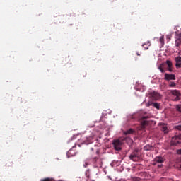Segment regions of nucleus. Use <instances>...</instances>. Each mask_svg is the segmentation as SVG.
Segmentation results:
<instances>
[{
  "mask_svg": "<svg viewBox=\"0 0 181 181\" xmlns=\"http://www.w3.org/2000/svg\"><path fill=\"white\" fill-rule=\"evenodd\" d=\"M161 131L164 132V134H168L169 132V129H168V124L165 123H159Z\"/></svg>",
  "mask_w": 181,
  "mask_h": 181,
  "instance_id": "6e6552de",
  "label": "nucleus"
},
{
  "mask_svg": "<svg viewBox=\"0 0 181 181\" xmlns=\"http://www.w3.org/2000/svg\"><path fill=\"white\" fill-rule=\"evenodd\" d=\"M160 43H163V37H161L160 38Z\"/></svg>",
  "mask_w": 181,
  "mask_h": 181,
  "instance_id": "a878e982",
  "label": "nucleus"
},
{
  "mask_svg": "<svg viewBox=\"0 0 181 181\" xmlns=\"http://www.w3.org/2000/svg\"><path fill=\"white\" fill-rule=\"evenodd\" d=\"M176 64L175 66L177 69H181V57H177L175 59Z\"/></svg>",
  "mask_w": 181,
  "mask_h": 181,
  "instance_id": "9d476101",
  "label": "nucleus"
},
{
  "mask_svg": "<svg viewBox=\"0 0 181 181\" xmlns=\"http://www.w3.org/2000/svg\"><path fill=\"white\" fill-rule=\"evenodd\" d=\"M165 158L162 157V156H156L154 160H153V165L155 166V165H156L157 163H163V162H165Z\"/></svg>",
  "mask_w": 181,
  "mask_h": 181,
  "instance_id": "0eeeda50",
  "label": "nucleus"
},
{
  "mask_svg": "<svg viewBox=\"0 0 181 181\" xmlns=\"http://www.w3.org/2000/svg\"><path fill=\"white\" fill-rule=\"evenodd\" d=\"M171 94H172V95L175 97V99L173 100V101H180V97H181V93H180V90H171Z\"/></svg>",
  "mask_w": 181,
  "mask_h": 181,
  "instance_id": "20e7f679",
  "label": "nucleus"
},
{
  "mask_svg": "<svg viewBox=\"0 0 181 181\" xmlns=\"http://www.w3.org/2000/svg\"><path fill=\"white\" fill-rule=\"evenodd\" d=\"M149 46H151V42H147L142 45V47L144 48V50H148V49H149Z\"/></svg>",
  "mask_w": 181,
  "mask_h": 181,
  "instance_id": "ddd939ff",
  "label": "nucleus"
},
{
  "mask_svg": "<svg viewBox=\"0 0 181 181\" xmlns=\"http://www.w3.org/2000/svg\"><path fill=\"white\" fill-rule=\"evenodd\" d=\"M137 56H141V54H139V53H136Z\"/></svg>",
  "mask_w": 181,
  "mask_h": 181,
  "instance_id": "c756f323",
  "label": "nucleus"
},
{
  "mask_svg": "<svg viewBox=\"0 0 181 181\" xmlns=\"http://www.w3.org/2000/svg\"><path fill=\"white\" fill-rule=\"evenodd\" d=\"M112 144L115 151H121V146H122V141H121L119 139H117L113 141Z\"/></svg>",
  "mask_w": 181,
  "mask_h": 181,
  "instance_id": "7ed1b4c3",
  "label": "nucleus"
},
{
  "mask_svg": "<svg viewBox=\"0 0 181 181\" xmlns=\"http://www.w3.org/2000/svg\"><path fill=\"white\" fill-rule=\"evenodd\" d=\"M151 97L153 100H155L156 101L162 98V95H160L158 92H153L151 93Z\"/></svg>",
  "mask_w": 181,
  "mask_h": 181,
  "instance_id": "1a4fd4ad",
  "label": "nucleus"
},
{
  "mask_svg": "<svg viewBox=\"0 0 181 181\" xmlns=\"http://www.w3.org/2000/svg\"><path fill=\"white\" fill-rule=\"evenodd\" d=\"M130 160L133 162H138L141 159V155H139V149L135 148L134 151L129 156Z\"/></svg>",
  "mask_w": 181,
  "mask_h": 181,
  "instance_id": "f257e3e1",
  "label": "nucleus"
},
{
  "mask_svg": "<svg viewBox=\"0 0 181 181\" xmlns=\"http://www.w3.org/2000/svg\"><path fill=\"white\" fill-rule=\"evenodd\" d=\"M166 64L168 66L167 70L170 71V73H172L173 71V69H172V66H173L172 62H170V60H167Z\"/></svg>",
  "mask_w": 181,
  "mask_h": 181,
  "instance_id": "9b49d317",
  "label": "nucleus"
},
{
  "mask_svg": "<svg viewBox=\"0 0 181 181\" xmlns=\"http://www.w3.org/2000/svg\"><path fill=\"white\" fill-rule=\"evenodd\" d=\"M164 80H166V81H170L171 80H176V75L165 73L164 75Z\"/></svg>",
  "mask_w": 181,
  "mask_h": 181,
  "instance_id": "423d86ee",
  "label": "nucleus"
},
{
  "mask_svg": "<svg viewBox=\"0 0 181 181\" xmlns=\"http://www.w3.org/2000/svg\"><path fill=\"white\" fill-rule=\"evenodd\" d=\"M176 110L179 112H181V105H177L176 106Z\"/></svg>",
  "mask_w": 181,
  "mask_h": 181,
  "instance_id": "aec40b11",
  "label": "nucleus"
},
{
  "mask_svg": "<svg viewBox=\"0 0 181 181\" xmlns=\"http://www.w3.org/2000/svg\"><path fill=\"white\" fill-rule=\"evenodd\" d=\"M41 181H54V180L52 178H45L44 180H42Z\"/></svg>",
  "mask_w": 181,
  "mask_h": 181,
  "instance_id": "4be33fe9",
  "label": "nucleus"
},
{
  "mask_svg": "<svg viewBox=\"0 0 181 181\" xmlns=\"http://www.w3.org/2000/svg\"><path fill=\"white\" fill-rule=\"evenodd\" d=\"M164 67H165V64H160L158 66V70H160L161 73H165V70Z\"/></svg>",
  "mask_w": 181,
  "mask_h": 181,
  "instance_id": "4468645a",
  "label": "nucleus"
},
{
  "mask_svg": "<svg viewBox=\"0 0 181 181\" xmlns=\"http://www.w3.org/2000/svg\"><path fill=\"white\" fill-rule=\"evenodd\" d=\"M151 105H153V103H152V102H148V103L146 104V107H151Z\"/></svg>",
  "mask_w": 181,
  "mask_h": 181,
  "instance_id": "b1692460",
  "label": "nucleus"
},
{
  "mask_svg": "<svg viewBox=\"0 0 181 181\" xmlns=\"http://www.w3.org/2000/svg\"><path fill=\"white\" fill-rule=\"evenodd\" d=\"M88 141H90V139H93V136L86 137Z\"/></svg>",
  "mask_w": 181,
  "mask_h": 181,
  "instance_id": "bb28decb",
  "label": "nucleus"
},
{
  "mask_svg": "<svg viewBox=\"0 0 181 181\" xmlns=\"http://www.w3.org/2000/svg\"><path fill=\"white\" fill-rule=\"evenodd\" d=\"M72 152H73V149H70L68 151V155H71V156H74L76 154H73Z\"/></svg>",
  "mask_w": 181,
  "mask_h": 181,
  "instance_id": "412c9836",
  "label": "nucleus"
},
{
  "mask_svg": "<svg viewBox=\"0 0 181 181\" xmlns=\"http://www.w3.org/2000/svg\"><path fill=\"white\" fill-rule=\"evenodd\" d=\"M85 175H86V177H87L88 179H90V169H88V170L86 171Z\"/></svg>",
  "mask_w": 181,
  "mask_h": 181,
  "instance_id": "a211bd4d",
  "label": "nucleus"
},
{
  "mask_svg": "<svg viewBox=\"0 0 181 181\" xmlns=\"http://www.w3.org/2000/svg\"><path fill=\"white\" fill-rule=\"evenodd\" d=\"M180 169L181 170V164H180Z\"/></svg>",
  "mask_w": 181,
  "mask_h": 181,
  "instance_id": "2f4dec72",
  "label": "nucleus"
},
{
  "mask_svg": "<svg viewBox=\"0 0 181 181\" xmlns=\"http://www.w3.org/2000/svg\"><path fill=\"white\" fill-rule=\"evenodd\" d=\"M153 107L154 108H156L157 110H159V107H160V105L158 103H153Z\"/></svg>",
  "mask_w": 181,
  "mask_h": 181,
  "instance_id": "f3484780",
  "label": "nucleus"
},
{
  "mask_svg": "<svg viewBox=\"0 0 181 181\" xmlns=\"http://www.w3.org/2000/svg\"><path fill=\"white\" fill-rule=\"evenodd\" d=\"M124 135H128L129 134H134V130L132 129H129V130L124 132Z\"/></svg>",
  "mask_w": 181,
  "mask_h": 181,
  "instance_id": "dca6fc26",
  "label": "nucleus"
},
{
  "mask_svg": "<svg viewBox=\"0 0 181 181\" xmlns=\"http://www.w3.org/2000/svg\"><path fill=\"white\" fill-rule=\"evenodd\" d=\"M169 87H176V83L175 82H170Z\"/></svg>",
  "mask_w": 181,
  "mask_h": 181,
  "instance_id": "6ab92c4d",
  "label": "nucleus"
},
{
  "mask_svg": "<svg viewBox=\"0 0 181 181\" xmlns=\"http://www.w3.org/2000/svg\"><path fill=\"white\" fill-rule=\"evenodd\" d=\"M162 166H163V165H162V164H158V168H162Z\"/></svg>",
  "mask_w": 181,
  "mask_h": 181,
  "instance_id": "c85d7f7f",
  "label": "nucleus"
},
{
  "mask_svg": "<svg viewBox=\"0 0 181 181\" xmlns=\"http://www.w3.org/2000/svg\"><path fill=\"white\" fill-rule=\"evenodd\" d=\"M97 160V158H94V160Z\"/></svg>",
  "mask_w": 181,
  "mask_h": 181,
  "instance_id": "7c9ffc66",
  "label": "nucleus"
},
{
  "mask_svg": "<svg viewBox=\"0 0 181 181\" xmlns=\"http://www.w3.org/2000/svg\"><path fill=\"white\" fill-rule=\"evenodd\" d=\"M91 151H93V148H91Z\"/></svg>",
  "mask_w": 181,
  "mask_h": 181,
  "instance_id": "72a5a7b5",
  "label": "nucleus"
},
{
  "mask_svg": "<svg viewBox=\"0 0 181 181\" xmlns=\"http://www.w3.org/2000/svg\"><path fill=\"white\" fill-rule=\"evenodd\" d=\"M88 166V163H85L84 164H83V167L84 168H87Z\"/></svg>",
  "mask_w": 181,
  "mask_h": 181,
  "instance_id": "393cba45",
  "label": "nucleus"
},
{
  "mask_svg": "<svg viewBox=\"0 0 181 181\" xmlns=\"http://www.w3.org/2000/svg\"><path fill=\"white\" fill-rule=\"evenodd\" d=\"M91 181H95V180H92Z\"/></svg>",
  "mask_w": 181,
  "mask_h": 181,
  "instance_id": "473e14b6",
  "label": "nucleus"
},
{
  "mask_svg": "<svg viewBox=\"0 0 181 181\" xmlns=\"http://www.w3.org/2000/svg\"><path fill=\"white\" fill-rule=\"evenodd\" d=\"M149 118V116H144L141 119V128L144 129L147 125H149V121L146 120Z\"/></svg>",
  "mask_w": 181,
  "mask_h": 181,
  "instance_id": "39448f33",
  "label": "nucleus"
},
{
  "mask_svg": "<svg viewBox=\"0 0 181 181\" xmlns=\"http://www.w3.org/2000/svg\"><path fill=\"white\" fill-rule=\"evenodd\" d=\"M153 149V146L147 144L144 147V151H152Z\"/></svg>",
  "mask_w": 181,
  "mask_h": 181,
  "instance_id": "f8f14e48",
  "label": "nucleus"
},
{
  "mask_svg": "<svg viewBox=\"0 0 181 181\" xmlns=\"http://www.w3.org/2000/svg\"><path fill=\"white\" fill-rule=\"evenodd\" d=\"M65 60H66V62H70V57H66Z\"/></svg>",
  "mask_w": 181,
  "mask_h": 181,
  "instance_id": "cd10ccee",
  "label": "nucleus"
},
{
  "mask_svg": "<svg viewBox=\"0 0 181 181\" xmlns=\"http://www.w3.org/2000/svg\"><path fill=\"white\" fill-rule=\"evenodd\" d=\"M180 45H181V39H180V37L178 39H177L175 40V46L177 47H179V46H180Z\"/></svg>",
  "mask_w": 181,
  "mask_h": 181,
  "instance_id": "2eb2a0df",
  "label": "nucleus"
},
{
  "mask_svg": "<svg viewBox=\"0 0 181 181\" xmlns=\"http://www.w3.org/2000/svg\"><path fill=\"white\" fill-rule=\"evenodd\" d=\"M181 144V134L178 136H175L171 139V145H175L177 146V145Z\"/></svg>",
  "mask_w": 181,
  "mask_h": 181,
  "instance_id": "f03ea898",
  "label": "nucleus"
},
{
  "mask_svg": "<svg viewBox=\"0 0 181 181\" xmlns=\"http://www.w3.org/2000/svg\"><path fill=\"white\" fill-rule=\"evenodd\" d=\"M175 129H178V131H181V125H177L175 127Z\"/></svg>",
  "mask_w": 181,
  "mask_h": 181,
  "instance_id": "5701e85b",
  "label": "nucleus"
}]
</instances>
